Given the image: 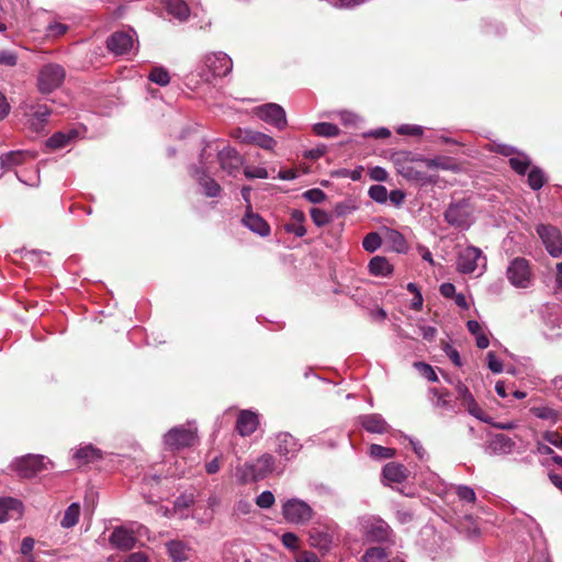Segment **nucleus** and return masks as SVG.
<instances>
[{
	"instance_id": "obj_48",
	"label": "nucleus",
	"mask_w": 562,
	"mask_h": 562,
	"mask_svg": "<svg viewBox=\"0 0 562 562\" xmlns=\"http://www.w3.org/2000/svg\"><path fill=\"white\" fill-rule=\"evenodd\" d=\"M456 494L458 495L459 499L464 503L473 504L476 501L474 490L468 485H458L456 487Z\"/></svg>"
},
{
	"instance_id": "obj_8",
	"label": "nucleus",
	"mask_w": 562,
	"mask_h": 562,
	"mask_svg": "<svg viewBox=\"0 0 562 562\" xmlns=\"http://www.w3.org/2000/svg\"><path fill=\"white\" fill-rule=\"evenodd\" d=\"M232 137L241 144L255 145L265 150H273L277 145L273 137L250 128L237 127L232 132Z\"/></svg>"
},
{
	"instance_id": "obj_33",
	"label": "nucleus",
	"mask_w": 562,
	"mask_h": 562,
	"mask_svg": "<svg viewBox=\"0 0 562 562\" xmlns=\"http://www.w3.org/2000/svg\"><path fill=\"white\" fill-rule=\"evenodd\" d=\"M392 266L384 257L375 256L369 262V271L373 276L386 277L392 273Z\"/></svg>"
},
{
	"instance_id": "obj_13",
	"label": "nucleus",
	"mask_w": 562,
	"mask_h": 562,
	"mask_svg": "<svg viewBox=\"0 0 562 562\" xmlns=\"http://www.w3.org/2000/svg\"><path fill=\"white\" fill-rule=\"evenodd\" d=\"M205 66L215 77L228 75L233 68L231 57L222 52L212 53L205 57Z\"/></svg>"
},
{
	"instance_id": "obj_63",
	"label": "nucleus",
	"mask_w": 562,
	"mask_h": 562,
	"mask_svg": "<svg viewBox=\"0 0 562 562\" xmlns=\"http://www.w3.org/2000/svg\"><path fill=\"white\" fill-rule=\"evenodd\" d=\"M18 56L14 52L11 50H1L0 52V65L4 66H14L16 64Z\"/></svg>"
},
{
	"instance_id": "obj_45",
	"label": "nucleus",
	"mask_w": 562,
	"mask_h": 562,
	"mask_svg": "<svg viewBox=\"0 0 562 562\" xmlns=\"http://www.w3.org/2000/svg\"><path fill=\"white\" fill-rule=\"evenodd\" d=\"M148 78L150 81L159 86H167L170 82L169 72L162 67L153 68Z\"/></svg>"
},
{
	"instance_id": "obj_61",
	"label": "nucleus",
	"mask_w": 562,
	"mask_h": 562,
	"mask_svg": "<svg viewBox=\"0 0 562 562\" xmlns=\"http://www.w3.org/2000/svg\"><path fill=\"white\" fill-rule=\"evenodd\" d=\"M487 367L493 373H501L503 371V363L493 351L487 353Z\"/></svg>"
},
{
	"instance_id": "obj_9",
	"label": "nucleus",
	"mask_w": 562,
	"mask_h": 562,
	"mask_svg": "<svg viewBox=\"0 0 562 562\" xmlns=\"http://www.w3.org/2000/svg\"><path fill=\"white\" fill-rule=\"evenodd\" d=\"M45 461L52 464L50 460L42 454H27L14 461V469L23 477H32L40 471L47 469Z\"/></svg>"
},
{
	"instance_id": "obj_22",
	"label": "nucleus",
	"mask_w": 562,
	"mask_h": 562,
	"mask_svg": "<svg viewBox=\"0 0 562 562\" xmlns=\"http://www.w3.org/2000/svg\"><path fill=\"white\" fill-rule=\"evenodd\" d=\"M166 12L179 23L188 21L190 16V8L184 0H165Z\"/></svg>"
},
{
	"instance_id": "obj_4",
	"label": "nucleus",
	"mask_w": 562,
	"mask_h": 562,
	"mask_svg": "<svg viewBox=\"0 0 562 562\" xmlns=\"http://www.w3.org/2000/svg\"><path fill=\"white\" fill-rule=\"evenodd\" d=\"M282 516L284 520L293 525H305L314 516L313 508L301 498H289L282 504Z\"/></svg>"
},
{
	"instance_id": "obj_44",
	"label": "nucleus",
	"mask_w": 562,
	"mask_h": 562,
	"mask_svg": "<svg viewBox=\"0 0 562 562\" xmlns=\"http://www.w3.org/2000/svg\"><path fill=\"white\" fill-rule=\"evenodd\" d=\"M412 161L422 162L429 169H449V165L446 159L437 158H425L422 156L415 157Z\"/></svg>"
},
{
	"instance_id": "obj_41",
	"label": "nucleus",
	"mask_w": 562,
	"mask_h": 562,
	"mask_svg": "<svg viewBox=\"0 0 562 562\" xmlns=\"http://www.w3.org/2000/svg\"><path fill=\"white\" fill-rule=\"evenodd\" d=\"M387 240L391 243L392 248L397 252H405L407 250V244L404 236L394 229H391L386 234Z\"/></svg>"
},
{
	"instance_id": "obj_5",
	"label": "nucleus",
	"mask_w": 562,
	"mask_h": 562,
	"mask_svg": "<svg viewBox=\"0 0 562 562\" xmlns=\"http://www.w3.org/2000/svg\"><path fill=\"white\" fill-rule=\"evenodd\" d=\"M443 217L454 228L468 229L473 223V210L467 200H460L449 204Z\"/></svg>"
},
{
	"instance_id": "obj_3",
	"label": "nucleus",
	"mask_w": 562,
	"mask_h": 562,
	"mask_svg": "<svg viewBox=\"0 0 562 562\" xmlns=\"http://www.w3.org/2000/svg\"><path fill=\"white\" fill-rule=\"evenodd\" d=\"M198 440L194 423L171 428L164 436V443L170 450H178L193 446Z\"/></svg>"
},
{
	"instance_id": "obj_16",
	"label": "nucleus",
	"mask_w": 562,
	"mask_h": 562,
	"mask_svg": "<svg viewBox=\"0 0 562 562\" xmlns=\"http://www.w3.org/2000/svg\"><path fill=\"white\" fill-rule=\"evenodd\" d=\"M190 173L193 178L196 179L199 184L203 188L204 194L206 196L216 198L220 195L222 191L220 184L206 173L204 167H191Z\"/></svg>"
},
{
	"instance_id": "obj_36",
	"label": "nucleus",
	"mask_w": 562,
	"mask_h": 562,
	"mask_svg": "<svg viewBox=\"0 0 562 562\" xmlns=\"http://www.w3.org/2000/svg\"><path fill=\"white\" fill-rule=\"evenodd\" d=\"M361 560L362 562H390L389 552L381 547L368 548Z\"/></svg>"
},
{
	"instance_id": "obj_7",
	"label": "nucleus",
	"mask_w": 562,
	"mask_h": 562,
	"mask_svg": "<svg viewBox=\"0 0 562 562\" xmlns=\"http://www.w3.org/2000/svg\"><path fill=\"white\" fill-rule=\"evenodd\" d=\"M486 258L483 257L482 250L474 246H469L461 250L457 259V268L461 273H472L476 269H485Z\"/></svg>"
},
{
	"instance_id": "obj_40",
	"label": "nucleus",
	"mask_w": 562,
	"mask_h": 562,
	"mask_svg": "<svg viewBox=\"0 0 562 562\" xmlns=\"http://www.w3.org/2000/svg\"><path fill=\"white\" fill-rule=\"evenodd\" d=\"M313 132L317 136L335 137L339 134V127L333 123L322 122L313 125Z\"/></svg>"
},
{
	"instance_id": "obj_24",
	"label": "nucleus",
	"mask_w": 562,
	"mask_h": 562,
	"mask_svg": "<svg viewBox=\"0 0 562 562\" xmlns=\"http://www.w3.org/2000/svg\"><path fill=\"white\" fill-rule=\"evenodd\" d=\"M382 475L389 483H402L408 477V470L401 463L389 462L383 467Z\"/></svg>"
},
{
	"instance_id": "obj_38",
	"label": "nucleus",
	"mask_w": 562,
	"mask_h": 562,
	"mask_svg": "<svg viewBox=\"0 0 562 562\" xmlns=\"http://www.w3.org/2000/svg\"><path fill=\"white\" fill-rule=\"evenodd\" d=\"M509 165L518 175H525L531 165V160L526 154L517 153L516 156L509 158Z\"/></svg>"
},
{
	"instance_id": "obj_17",
	"label": "nucleus",
	"mask_w": 562,
	"mask_h": 562,
	"mask_svg": "<svg viewBox=\"0 0 562 562\" xmlns=\"http://www.w3.org/2000/svg\"><path fill=\"white\" fill-rule=\"evenodd\" d=\"M300 449V443L289 432H281L277 436L276 452L285 460L294 458Z\"/></svg>"
},
{
	"instance_id": "obj_30",
	"label": "nucleus",
	"mask_w": 562,
	"mask_h": 562,
	"mask_svg": "<svg viewBox=\"0 0 562 562\" xmlns=\"http://www.w3.org/2000/svg\"><path fill=\"white\" fill-rule=\"evenodd\" d=\"M531 414L539 419L547 420L550 424L558 423L562 417V412L551 406L542 405L536 406L530 409Z\"/></svg>"
},
{
	"instance_id": "obj_34",
	"label": "nucleus",
	"mask_w": 562,
	"mask_h": 562,
	"mask_svg": "<svg viewBox=\"0 0 562 562\" xmlns=\"http://www.w3.org/2000/svg\"><path fill=\"white\" fill-rule=\"evenodd\" d=\"M429 392L432 395L431 402L435 407L446 411H454V403L450 398V393L448 391H440L434 387L430 389Z\"/></svg>"
},
{
	"instance_id": "obj_10",
	"label": "nucleus",
	"mask_w": 562,
	"mask_h": 562,
	"mask_svg": "<svg viewBox=\"0 0 562 562\" xmlns=\"http://www.w3.org/2000/svg\"><path fill=\"white\" fill-rule=\"evenodd\" d=\"M256 115L278 130L285 128L288 121L284 109L277 103H266L255 109Z\"/></svg>"
},
{
	"instance_id": "obj_11",
	"label": "nucleus",
	"mask_w": 562,
	"mask_h": 562,
	"mask_svg": "<svg viewBox=\"0 0 562 562\" xmlns=\"http://www.w3.org/2000/svg\"><path fill=\"white\" fill-rule=\"evenodd\" d=\"M537 233L547 251L554 258L562 255V235L557 227L551 225H538Z\"/></svg>"
},
{
	"instance_id": "obj_6",
	"label": "nucleus",
	"mask_w": 562,
	"mask_h": 562,
	"mask_svg": "<svg viewBox=\"0 0 562 562\" xmlns=\"http://www.w3.org/2000/svg\"><path fill=\"white\" fill-rule=\"evenodd\" d=\"M65 79V69L57 64H47L38 72V90L41 93H50L57 89Z\"/></svg>"
},
{
	"instance_id": "obj_60",
	"label": "nucleus",
	"mask_w": 562,
	"mask_h": 562,
	"mask_svg": "<svg viewBox=\"0 0 562 562\" xmlns=\"http://www.w3.org/2000/svg\"><path fill=\"white\" fill-rule=\"evenodd\" d=\"M284 231L295 235L296 237H303L306 234V228L304 225L296 222L286 223L284 225Z\"/></svg>"
},
{
	"instance_id": "obj_46",
	"label": "nucleus",
	"mask_w": 562,
	"mask_h": 562,
	"mask_svg": "<svg viewBox=\"0 0 562 562\" xmlns=\"http://www.w3.org/2000/svg\"><path fill=\"white\" fill-rule=\"evenodd\" d=\"M370 456L373 459L382 460V459H391L395 456V450L392 448H386L380 445H371L370 446Z\"/></svg>"
},
{
	"instance_id": "obj_18",
	"label": "nucleus",
	"mask_w": 562,
	"mask_h": 562,
	"mask_svg": "<svg viewBox=\"0 0 562 562\" xmlns=\"http://www.w3.org/2000/svg\"><path fill=\"white\" fill-rule=\"evenodd\" d=\"M241 222L249 231L261 237L270 235V225L258 213H254L250 205L247 207Z\"/></svg>"
},
{
	"instance_id": "obj_25",
	"label": "nucleus",
	"mask_w": 562,
	"mask_h": 562,
	"mask_svg": "<svg viewBox=\"0 0 562 562\" xmlns=\"http://www.w3.org/2000/svg\"><path fill=\"white\" fill-rule=\"evenodd\" d=\"M515 448V442L504 434L495 435L488 442V452L492 454H508Z\"/></svg>"
},
{
	"instance_id": "obj_12",
	"label": "nucleus",
	"mask_w": 562,
	"mask_h": 562,
	"mask_svg": "<svg viewBox=\"0 0 562 562\" xmlns=\"http://www.w3.org/2000/svg\"><path fill=\"white\" fill-rule=\"evenodd\" d=\"M364 535L367 540L372 542H387L392 540V529L380 518H369L364 524Z\"/></svg>"
},
{
	"instance_id": "obj_31",
	"label": "nucleus",
	"mask_w": 562,
	"mask_h": 562,
	"mask_svg": "<svg viewBox=\"0 0 562 562\" xmlns=\"http://www.w3.org/2000/svg\"><path fill=\"white\" fill-rule=\"evenodd\" d=\"M31 155L23 150H12L0 156V165L2 168L11 169L23 164Z\"/></svg>"
},
{
	"instance_id": "obj_42",
	"label": "nucleus",
	"mask_w": 562,
	"mask_h": 562,
	"mask_svg": "<svg viewBox=\"0 0 562 562\" xmlns=\"http://www.w3.org/2000/svg\"><path fill=\"white\" fill-rule=\"evenodd\" d=\"M398 172L408 180H416L423 182L429 181V178L425 172L417 170L408 165H404L401 168H398Z\"/></svg>"
},
{
	"instance_id": "obj_47",
	"label": "nucleus",
	"mask_w": 562,
	"mask_h": 562,
	"mask_svg": "<svg viewBox=\"0 0 562 562\" xmlns=\"http://www.w3.org/2000/svg\"><path fill=\"white\" fill-rule=\"evenodd\" d=\"M382 239L380 235L375 232L369 233L366 235L362 241L363 248L369 252H374L381 246Z\"/></svg>"
},
{
	"instance_id": "obj_58",
	"label": "nucleus",
	"mask_w": 562,
	"mask_h": 562,
	"mask_svg": "<svg viewBox=\"0 0 562 562\" xmlns=\"http://www.w3.org/2000/svg\"><path fill=\"white\" fill-rule=\"evenodd\" d=\"M244 173L248 179H255V178L266 179V178H268V171L266 168H262V167H254V168L247 167V168H245Z\"/></svg>"
},
{
	"instance_id": "obj_23",
	"label": "nucleus",
	"mask_w": 562,
	"mask_h": 562,
	"mask_svg": "<svg viewBox=\"0 0 562 562\" xmlns=\"http://www.w3.org/2000/svg\"><path fill=\"white\" fill-rule=\"evenodd\" d=\"M361 426L371 434H384L389 425L380 414H367L359 417Z\"/></svg>"
},
{
	"instance_id": "obj_50",
	"label": "nucleus",
	"mask_w": 562,
	"mask_h": 562,
	"mask_svg": "<svg viewBox=\"0 0 562 562\" xmlns=\"http://www.w3.org/2000/svg\"><path fill=\"white\" fill-rule=\"evenodd\" d=\"M311 218L316 226L323 227L330 222L331 217L326 211L313 207L311 210Z\"/></svg>"
},
{
	"instance_id": "obj_37",
	"label": "nucleus",
	"mask_w": 562,
	"mask_h": 562,
	"mask_svg": "<svg viewBox=\"0 0 562 562\" xmlns=\"http://www.w3.org/2000/svg\"><path fill=\"white\" fill-rule=\"evenodd\" d=\"M80 515V505L78 503L70 504L65 510L64 517L60 521L61 527L71 528L78 524Z\"/></svg>"
},
{
	"instance_id": "obj_20",
	"label": "nucleus",
	"mask_w": 562,
	"mask_h": 562,
	"mask_svg": "<svg viewBox=\"0 0 562 562\" xmlns=\"http://www.w3.org/2000/svg\"><path fill=\"white\" fill-rule=\"evenodd\" d=\"M110 542L117 549L130 550L134 547L136 539L131 530L116 527L110 536Z\"/></svg>"
},
{
	"instance_id": "obj_55",
	"label": "nucleus",
	"mask_w": 562,
	"mask_h": 562,
	"mask_svg": "<svg viewBox=\"0 0 562 562\" xmlns=\"http://www.w3.org/2000/svg\"><path fill=\"white\" fill-rule=\"evenodd\" d=\"M396 132L401 135L422 136L423 127L419 125L403 124L397 127Z\"/></svg>"
},
{
	"instance_id": "obj_15",
	"label": "nucleus",
	"mask_w": 562,
	"mask_h": 562,
	"mask_svg": "<svg viewBox=\"0 0 562 562\" xmlns=\"http://www.w3.org/2000/svg\"><path fill=\"white\" fill-rule=\"evenodd\" d=\"M221 168L229 176H235L244 164L243 157L232 147L224 148L217 155Z\"/></svg>"
},
{
	"instance_id": "obj_27",
	"label": "nucleus",
	"mask_w": 562,
	"mask_h": 562,
	"mask_svg": "<svg viewBox=\"0 0 562 562\" xmlns=\"http://www.w3.org/2000/svg\"><path fill=\"white\" fill-rule=\"evenodd\" d=\"M333 542L330 533L321 528H313L310 531V543L319 550H328Z\"/></svg>"
},
{
	"instance_id": "obj_56",
	"label": "nucleus",
	"mask_w": 562,
	"mask_h": 562,
	"mask_svg": "<svg viewBox=\"0 0 562 562\" xmlns=\"http://www.w3.org/2000/svg\"><path fill=\"white\" fill-rule=\"evenodd\" d=\"M542 438L550 445L562 449V435H560L558 431L547 430L542 434Z\"/></svg>"
},
{
	"instance_id": "obj_29",
	"label": "nucleus",
	"mask_w": 562,
	"mask_h": 562,
	"mask_svg": "<svg viewBox=\"0 0 562 562\" xmlns=\"http://www.w3.org/2000/svg\"><path fill=\"white\" fill-rule=\"evenodd\" d=\"M78 135L76 130L68 132H57L53 134L46 142L47 147L50 149H60L66 147Z\"/></svg>"
},
{
	"instance_id": "obj_52",
	"label": "nucleus",
	"mask_w": 562,
	"mask_h": 562,
	"mask_svg": "<svg viewBox=\"0 0 562 562\" xmlns=\"http://www.w3.org/2000/svg\"><path fill=\"white\" fill-rule=\"evenodd\" d=\"M69 26L67 24L54 21L50 22L46 27V35L48 37H59L64 35L68 31Z\"/></svg>"
},
{
	"instance_id": "obj_51",
	"label": "nucleus",
	"mask_w": 562,
	"mask_h": 562,
	"mask_svg": "<svg viewBox=\"0 0 562 562\" xmlns=\"http://www.w3.org/2000/svg\"><path fill=\"white\" fill-rule=\"evenodd\" d=\"M276 502L274 495L270 491L261 492L256 498V505L262 509H268L273 506Z\"/></svg>"
},
{
	"instance_id": "obj_59",
	"label": "nucleus",
	"mask_w": 562,
	"mask_h": 562,
	"mask_svg": "<svg viewBox=\"0 0 562 562\" xmlns=\"http://www.w3.org/2000/svg\"><path fill=\"white\" fill-rule=\"evenodd\" d=\"M281 541L282 544L290 550H296L299 547V537L293 532L283 533Z\"/></svg>"
},
{
	"instance_id": "obj_62",
	"label": "nucleus",
	"mask_w": 562,
	"mask_h": 562,
	"mask_svg": "<svg viewBox=\"0 0 562 562\" xmlns=\"http://www.w3.org/2000/svg\"><path fill=\"white\" fill-rule=\"evenodd\" d=\"M34 547H35V540L32 537L23 538V540L21 542V548H20V552L23 555V558L33 555L32 552L34 550Z\"/></svg>"
},
{
	"instance_id": "obj_39",
	"label": "nucleus",
	"mask_w": 562,
	"mask_h": 562,
	"mask_svg": "<svg viewBox=\"0 0 562 562\" xmlns=\"http://www.w3.org/2000/svg\"><path fill=\"white\" fill-rule=\"evenodd\" d=\"M31 110L33 111V120H34L32 122V125L36 130H38L46 122V119H47V116L50 115L52 110L47 105H41V104L32 106Z\"/></svg>"
},
{
	"instance_id": "obj_53",
	"label": "nucleus",
	"mask_w": 562,
	"mask_h": 562,
	"mask_svg": "<svg viewBox=\"0 0 562 562\" xmlns=\"http://www.w3.org/2000/svg\"><path fill=\"white\" fill-rule=\"evenodd\" d=\"M414 366L419 371V373L428 381H430V382L438 381L437 373L435 372V370L432 369L431 366H429L425 362H415Z\"/></svg>"
},
{
	"instance_id": "obj_1",
	"label": "nucleus",
	"mask_w": 562,
	"mask_h": 562,
	"mask_svg": "<svg viewBox=\"0 0 562 562\" xmlns=\"http://www.w3.org/2000/svg\"><path fill=\"white\" fill-rule=\"evenodd\" d=\"M276 471V458L270 453H263L254 462H247L236 470L238 480L243 483L256 482L266 479Z\"/></svg>"
},
{
	"instance_id": "obj_64",
	"label": "nucleus",
	"mask_w": 562,
	"mask_h": 562,
	"mask_svg": "<svg viewBox=\"0 0 562 562\" xmlns=\"http://www.w3.org/2000/svg\"><path fill=\"white\" fill-rule=\"evenodd\" d=\"M370 178L375 181H385L387 179V171L382 167H373L369 171Z\"/></svg>"
},
{
	"instance_id": "obj_26",
	"label": "nucleus",
	"mask_w": 562,
	"mask_h": 562,
	"mask_svg": "<svg viewBox=\"0 0 562 562\" xmlns=\"http://www.w3.org/2000/svg\"><path fill=\"white\" fill-rule=\"evenodd\" d=\"M167 552L173 562H184L189 559L191 548L181 540H171L167 544Z\"/></svg>"
},
{
	"instance_id": "obj_54",
	"label": "nucleus",
	"mask_w": 562,
	"mask_h": 562,
	"mask_svg": "<svg viewBox=\"0 0 562 562\" xmlns=\"http://www.w3.org/2000/svg\"><path fill=\"white\" fill-rule=\"evenodd\" d=\"M303 196L311 203H322L326 199V194L321 189H310L303 193Z\"/></svg>"
},
{
	"instance_id": "obj_19",
	"label": "nucleus",
	"mask_w": 562,
	"mask_h": 562,
	"mask_svg": "<svg viewBox=\"0 0 562 562\" xmlns=\"http://www.w3.org/2000/svg\"><path fill=\"white\" fill-rule=\"evenodd\" d=\"M258 425L259 416L257 413L249 409L240 411L236 422V430L240 436H250L257 430Z\"/></svg>"
},
{
	"instance_id": "obj_32",
	"label": "nucleus",
	"mask_w": 562,
	"mask_h": 562,
	"mask_svg": "<svg viewBox=\"0 0 562 562\" xmlns=\"http://www.w3.org/2000/svg\"><path fill=\"white\" fill-rule=\"evenodd\" d=\"M22 503L12 497L0 498V524L10 519V513L21 514Z\"/></svg>"
},
{
	"instance_id": "obj_14",
	"label": "nucleus",
	"mask_w": 562,
	"mask_h": 562,
	"mask_svg": "<svg viewBox=\"0 0 562 562\" xmlns=\"http://www.w3.org/2000/svg\"><path fill=\"white\" fill-rule=\"evenodd\" d=\"M133 45L134 37L131 32H115L106 41L108 49L115 55L127 54L132 50Z\"/></svg>"
},
{
	"instance_id": "obj_49",
	"label": "nucleus",
	"mask_w": 562,
	"mask_h": 562,
	"mask_svg": "<svg viewBox=\"0 0 562 562\" xmlns=\"http://www.w3.org/2000/svg\"><path fill=\"white\" fill-rule=\"evenodd\" d=\"M369 196L376 203H385L387 201V190L384 186L374 184L369 189Z\"/></svg>"
},
{
	"instance_id": "obj_28",
	"label": "nucleus",
	"mask_w": 562,
	"mask_h": 562,
	"mask_svg": "<svg viewBox=\"0 0 562 562\" xmlns=\"http://www.w3.org/2000/svg\"><path fill=\"white\" fill-rule=\"evenodd\" d=\"M546 335L550 338L559 337L562 335V312H550L546 319Z\"/></svg>"
},
{
	"instance_id": "obj_57",
	"label": "nucleus",
	"mask_w": 562,
	"mask_h": 562,
	"mask_svg": "<svg viewBox=\"0 0 562 562\" xmlns=\"http://www.w3.org/2000/svg\"><path fill=\"white\" fill-rule=\"evenodd\" d=\"M193 502H194V497L192 494L181 495V496L177 497V499L175 501L173 510L176 513L181 512L182 509L190 507L193 504Z\"/></svg>"
},
{
	"instance_id": "obj_2",
	"label": "nucleus",
	"mask_w": 562,
	"mask_h": 562,
	"mask_svg": "<svg viewBox=\"0 0 562 562\" xmlns=\"http://www.w3.org/2000/svg\"><path fill=\"white\" fill-rule=\"evenodd\" d=\"M506 278L516 289L530 288L533 284L530 262L522 257L514 258L506 269Z\"/></svg>"
},
{
	"instance_id": "obj_35",
	"label": "nucleus",
	"mask_w": 562,
	"mask_h": 562,
	"mask_svg": "<svg viewBox=\"0 0 562 562\" xmlns=\"http://www.w3.org/2000/svg\"><path fill=\"white\" fill-rule=\"evenodd\" d=\"M461 400L462 405L465 407L468 413L472 415L473 417L486 422L485 413L483 409L479 406L475 398L473 397L472 393L469 392L465 396H463Z\"/></svg>"
},
{
	"instance_id": "obj_21",
	"label": "nucleus",
	"mask_w": 562,
	"mask_h": 562,
	"mask_svg": "<svg viewBox=\"0 0 562 562\" xmlns=\"http://www.w3.org/2000/svg\"><path fill=\"white\" fill-rule=\"evenodd\" d=\"M78 465L88 464L102 459V451L91 443L80 446L72 453Z\"/></svg>"
},
{
	"instance_id": "obj_43",
	"label": "nucleus",
	"mask_w": 562,
	"mask_h": 562,
	"mask_svg": "<svg viewBox=\"0 0 562 562\" xmlns=\"http://www.w3.org/2000/svg\"><path fill=\"white\" fill-rule=\"evenodd\" d=\"M546 182L544 172L538 168L533 167L528 173V184L532 190H539L543 187Z\"/></svg>"
}]
</instances>
